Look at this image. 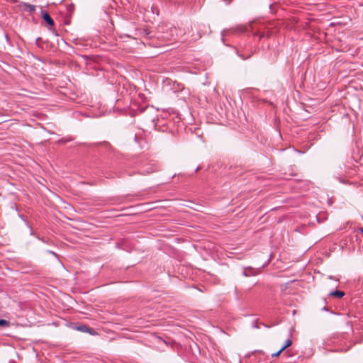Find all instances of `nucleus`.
<instances>
[{
  "label": "nucleus",
  "instance_id": "f257e3e1",
  "mask_svg": "<svg viewBox=\"0 0 363 363\" xmlns=\"http://www.w3.org/2000/svg\"><path fill=\"white\" fill-rule=\"evenodd\" d=\"M177 29L174 27H171L167 29L166 32H162L160 38L166 41H174L177 39Z\"/></svg>",
  "mask_w": 363,
  "mask_h": 363
},
{
  "label": "nucleus",
  "instance_id": "f03ea898",
  "mask_svg": "<svg viewBox=\"0 0 363 363\" xmlns=\"http://www.w3.org/2000/svg\"><path fill=\"white\" fill-rule=\"evenodd\" d=\"M259 273V270L258 269H255L252 267H247V268H245L243 272H242V275L245 276V277H250V276H255L257 274H258Z\"/></svg>",
  "mask_w": 363,
  "mask_h": 363
},
{
  "label": "nucleus",
  "instance_id": "7ed1b4c3",
  "mask_svg": "<svg viewBox=\"0 0 363 363\" xmlns=\"http://www.w3.org/2000/svg\"><path fill=\"white\" fill-rule=\"evenodd\" d=\"M77 330L83 333H89L91 335H94L96 333L94 329L89 328L86 325H81L79 326H77Z\"/></svg>",
  "mask_w": 363,
  "mask_h": 363
},
{
  "label": "nucleus",
  "instance_id": "20e7f679",
  "mask_svg": "<svg viewBox=\"0 0 363 363\" xmlns=\"http://www.w3.org/2000/svg\"><path fill=\"white\" fill-rule=\"evenodd\" d=\"M42 17L48 25H49L50 26H54V24H55L54 21L48 12L42 11Z\"/></svg>",
  "mask_w": 363,
  "mask_h": 363
},
{
  "label": "nucleus",
  "instance_id": "39448f33",
  "mask_svg": "<svg viewBox=\"0 0 363 363\" xmlns=\"http://www.w3.org/2000/svg\"><path fill=\"white\" fill-rule=\"evenodd\" d=\"M345 295V293L342 291H331L330 293V296H334V297H336V298H342L343 296Z\"/></svg>",
  "mask_w": 363,
  "mask_h": 363
},
{
  "label": "nucleus",
  "instance_id": "423d86ee",
  "mask_svg": "<svg viewBox=\"0 0 363 363\" xmlns=\"http://www.w3.org/2000/svg\"><path fill=\"white\" fill-rule=\"evenodd\" d=\"M24 6L26 10L30 13H33L35 11V6L34 5L25 3Z\"/></svg>",
  "mask_w": 363,
  "mask_h": 363
},
{
  "label": "nucleus",
  "instance_id": "0eeeda50",
  "mask_svg": "<svg viewBox=\"0 0 363 363\" xmlns=\"http://www.w3.org/2000/svg\"><path fill=\"white\" fill-rule=\"evenodd\" d=\"M291 344H292V341L291 339L286 340V341L285 342V344L281 347V350H284L285 349H286L287 347L291 346Z\"/></svg>",
  "mask_w": 363,
  "mask_h": 363
},
{
  "label": "nucleus",
  "instance_id": "6e6552de",
  "mask_svg": "<svg viewBox=\"0 0 363 363\" xmlns=\"http://www.w3.org/2000/svg\"><path fill=\"white\" fill-rule=\"evenodd\" d=\"M9 325H10L9 321L4 320V319H0V326L8 327V326H9Z\"/></svg>",
  "mask_w": 363,
  "mask_h": 363
},
{
  "label": "nucleus",
  "instance_id": "1a4fd4ad",
  "mask_svg": "<svg viewBox=\"0 0 363 363\" xmlns=\"http://www.w3.org/2000/svg\"><path fill=\"white\" fill-rule=\"evenodd\" d=\"M283 351H284V350H281V349H280L278 352H277L276 353H273V354H272V357H279Z\"/></svg>",
  "mask_w": 363,
  "mask_h": 363
},
{
  "label": "nucleus",
  "instance_id": "9d476101",
  "mask_svg": "<svg viewBox=\"0 0 363 363\" xmlns=\"http://www.w3.org/2000/svg\"><path fill=\"white\" fill-rule=\"evenodd\" d=\"M149 34H150V33L147 31V30H146V29L143 30V35H144V36H145L147 38H149Z\"/></svg>",
  "mask_w": 363,
  "mask_h": 363
},
{
  "label": "nucleus",
  "instance_id": "9b49d317",
  "mask_svg": "<svg viewBox=\"0 0 363 363\" xmlns=\"http://www.w3.org/2000/svg\"><path fill=\"white\" fill-rule=\"evenodd\" d=\"M67 9H68V11H69V12H72V11H73V10H74V6H73L72 4H70V5L68 6Z\"/></svg>",
  "mask_w": 363,
  "mask_h": 363
},
{
  "label": "nucleus",
  "instance_id": "f8f14e48",
  "mask_svg": "<svg viewBox=\"0 0 363 363\" xmlns=\"http://www.w3.org/2000/svg\"><path fill=\"white\" fill-rule=\"evenodd\" d=\"M359 230H360V231H361V233L363 234V228H361L359 229Z\"/></svg>",
  "mask_w": 363,
  "mask_h": 363
},
{
  "label": "nucleus",
  "instance_id": "ddd939ff",
  "mask_svg": "<svg viewBox=\"0 0 363 363\" xmlns=\"http://www.w3.org/2000/svg\"><path fill=\"white\" fill-rule=\"evenodd\" d=\"M244 31H245V28H242L240 29V32H244Z\"/></svg>",
  "mask_w": 363,
  "mask_h": 363
},
{
  "label": "nucleus",
  "instance_id": "4468645a",
  "mask_svg": "<svg viewBox=\"0 0 363 363\" xmlns=\"http://www.w3.org/2000/svg\"><path fill=\"white\" fill-rule=\"evenodd\" d=\"M40 39V38H37V40H36L37 43L39 42Z\"/></svg>",
  "mask_w": 363,
  "mask_h": 363
},
{
  "label": "nucleus",
  "instance_id": "2eb2a0df",
  "mask_svg": "<svg viewBox=\"0 0 363 363\" xmlns=\"http://www.w3.org/2000/svg\"><path fill=\"white\" fill-rule=\"evenodd\" d=\"M50 252L53 254V255H55V253L54 252H52V251H50Z\"/></svg>",
  "mask_w": 363,
  "mask_h": 363
},
{
  "label": "nucleus",
  "instance_id": "dca6fc26",
  "mask_svg": "<svg viewBox=\"0 0 363 363\" xmlns=\"http://www.w3.org/2000/svg\"><path fill=\"white\" fill-rule=\"evenodd\" d=\"M323 310L327 311L326 307H324V308H323Z\"/></svg>",
  "mask_w": 363,
  "mask_h": 363
}]
</instances>
